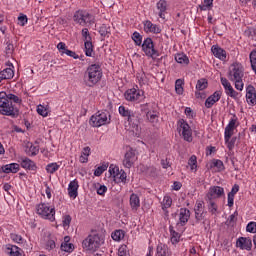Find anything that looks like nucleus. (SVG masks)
<instances>
[{
	"instance_id": "obj_19",
	"label": "nucleus",
	"mask_w": 256,
	"mask_h": 256,
	"mask_svg": "<svg viewBox=\"0 0 256 256\" xmlns=\"http://www.w3.org/2000/svg\"><path fill=\"white\" fill-rule=\"evenodd\" d=\"M145 33H153L155 35L161 33V28L157 24H153L150 20L143 22Z\"/></svg>"
},
{
	"instance_id": "obj_41",
	"label": "nucleus",
	"mask_w": 256,
	"mask_h": 256,
	"mask_svg": "<svg viewBox=\"0 0 256 256\" xmlns=\"http://www.w3.org/2000/svg\"><path fill=\"white\" fill-rule=\"evenodd\" d=\"M57 245L55 244V238L49 237L45 244V249L47 251H53Z\"/></svg>"
},
{
	"instance_id": "obj_1",
	"label": "nucleus",
	"mask_w": 256,
	"mask_h": 256,
	"mask_svg": "<svg viewBox=\"0 0 256 256\" xmlns=\"http://www.w3.org/2000/svg\"><path fill=\"white\" fill-rule=\"evenodd\" d=\"M21 103H23L21 97L11 93L0 92V115L15 117L18 112L17 105H21Z\"/></svg>"
},
{
	"instance_id": "obj_44",
	"label": "nucleus",
	"mask_w": 256,
	"mask_h": 256,
	"mask_svg": "<svg viewBox=\"0 0 256 256\" xmlns=\"http://www.w3.org/2000/svg\"><path fill=\"white\" fill-rule=\"evenodd\" d=\"M175 91L177 95H183V80L177 79L175 82Z\"/></svg>"
},
{
	"instance_id": "obj_61",
	"label": "nucleus",
	"mask_w": 256,
	"mask_h": 256,
	"mask_svg": "<svg viewBox=\"0 0 256 256\" xmlns=\"http://www.w3.org/2000/svg\"><path fill=\"white\" fill-rule=\"evenodd\" d=\"M57 49L58 51H60V53H64V51H67V45H65L64 42H59L57 45Z\"/></svg>"
},
{
	"instance_id": "obj_29",
	"label": "nucleus",
	"mask_w": 256,
	"mask_h": 256,
	"mask_svg": "<svg viewBox=\"0 0 256 256\" xmlns=\"http://www.w3.org/2000/svg\"><path fill=\"white\" fill-rule=\"evenodd\" d=\"M130 206L132 211H137V209L141 207V200L139 199V196L135 193L131 194L130 196Z\"/></svg>"
},
{
	"instance_id": "obj_38",
	"label": "nucleus",
	"mask_w": 256,
	"mask_h": 256,
	"mask_svg": "<svg viewBox=\"0 0 256 256\" xmlns=\"http://www.w3.org/2000/svg\"><path fill=\"white\" fill-rule=\"evenodd\" d=\"M132 41H134L135 45L141 47L143 45V36L139 32H134L132 34Z\"/></svg>"
},
{
	"instance_id": "obj_58",
	"label": "nucleus",
	"mask_w": 256,
	"mask_h": 256,
	"mask_svg": "<svg viewBox=\"0 0 256 256\" xmlns=\"http://www.w3.org/2000/svg\"><path fill=\"white\" fill-rule=\"evenodd\" d=\"M136 78L138 79V83L140 85H145V73H143V72L137 73Z\"/></svg>"
},
{
	"instance_id": "obj_26",
	"label": "nucleus",
	"mask_w": 256,
	"mask_h": 256,
	"mask_svg": "<svg viewBox=\"0 0 256 256\" xmlns=\"http://www.w3.org/2000/svg\"><path fill=\"white\" fill-rule=\"evenodd\" d=\"M171 205H173V199L170 196H164L161 202V206H162V210L164 211V215L166 217H169V211L167 209H169Z\"/></svg>"
},
{
	"instance_id": "obj_34",
	"label": "nucleus",
	"mask_w": 256,
	"mask_h": 256,
	"mask_svg": "<svg viewBox=\"0 0 256 256\" xmlns=\"http://www.w3.org/2000/svg\"><path fill=\"white\" fill-rule=\"evenodd\" d=\"M20 165L23 169H33L35 167V163L29 158H22Z\"/></svg>"
},
{
	"instance_id": "obj_56",
	"label": "nucleus",
	"mask_w": 256,
	"mask_h": 256,
	"mask_svg": "<svg viewBox=\"0 0 256 256\" xmlns=\"http://www.w3.org/2000/svg\"><path fill=\"white\" fill-rule=\"evenodd\" d=\"M248 233H256V222H249L246 226Z\"/></svg>"
},
{
	"instance_id": "obj_35",
	"label": "nucleus",
	"mask_w": 256,
	"mask_h": 256,
	"mask_svg": "<svg viewBox=\"0 0 256 256\" xmlns=\"http://www.w3.org/2000/svg\"><path fill=\"white\" fill-rule=\"evenodd\" d=\"M175 61L180 63V65H189V57L185 54H176Z\"/></svg>"
},
{
	"instance_id": "obj_24",
	"label": "nucleus",
	"mask_w": 256,
	"mask_h": 256,
	"mask_svg": "<svg viewBox=\"0 0 256 256\" xmlns=\"http://www.w3.org/2000/svg\"><path fill=\"white\" fill-rule=\"evenodd\" d=\"M191 218V211L187 208H181L179 211V221L180 225H187V222Z\"/></svg>"
},
{
	"instance_id": "obj_57",
	"label": "nucleus",
	"mask_w": 256,
	"mask_h": 256,
	"mask_svg": "<svg viewBox=\"0 0 256 256\" xmlns=\"http://www.w3.org/2000/svg\"><path fill=\"white\" fill-rule=\"evenodd\" d=\"M119 113L122 117H128L132 112L129 109L125 108V106H120Z\"/></svg>"
},
{
	"instance_id": "obj_60",
	"label": "nucleus",
	"mask_w": 256,
	"mask_h": 256,
	"mask_svg": "<svg viewBox=\"0 0 256 256\" xmlns=\"http://www.w3.org/2000/svg\"><path fill=\"white\" fill-rule=\"evenodd\" d=\"M195 219L196 221H203L205 219V211L202 212H195Z\"/></svg>"
},
{
	"instance_id": "obj_28",
	"label": "nucleus",
	"mask_w": 256,
	"mask_h": 256,
	"mask_svg": "<svg viewBox=\"0 0 256 256\" xmlns=\"http://www.w3.org/2000/svg\"><path fill=\"white\" fill-rule=\"evenodd\" d=\"M20 166L18 163L6 164L2 167L3 173H19Z\"/></svg>"
},
{
	"instance_id": "obj_4",
	"label": "nucleus",
	"mask_w": 256,
	"mask_h": 256,
	"mask_svg": "<svg viewBox=\"0 0 256 256\" xmlns=\"http://www.w3.org/2000/svg\"><path fill=\"white\" fill-rule=\"evenodd\" d=\"M103 243H105L103 235L99 233H91L82 241V249L95 253Z\"/></svg>"
},
{
	"instance_id": "obj_63",
	"label": "nucleus",
	"mask_w": 256,
	"mask_h": 256,
	"mask_svg": "<svg viewBox=\"0 0 256 256\" xmlns=\"http://www.w3.org/2000/svg\"><path fill=\"white\" fill-rule=\"evenodd\" d=\"M13 51H15V46H13V44L9 43L6 46V55H11V53H13Z\"/></svg>"
},
{
	"instance_id": "obj_7",
	"label": "nucleus",
	"mask_w": 256,
	"mask_h": 256,
	"mask_svg": "<svg viewBox=\"0 0 256 256\" xmlns=\"http://www.w3.org/2000/svg\"><path fill=\"white\" fill-rule=\"evenodd\" d=\"M111 123V116L107 112L98 111L90 117L89 124L91 127H103Z\"/></svg>"
},
{
	"instance_id": "obj_62",
	"label": "nucleus",
	"mask_w": 256,
	"mask_h": 256,
	"mask_svg": "<svg viewBox=\"0 0 256 256\" xmlns=\"http://www.w3.org/2000/svg\"><path fill=\"white\" fill-rule=\"evenodd\" d=\"M238 215H239V213L237 211H235L233 214H231L228 218L229 223H235V221H237Z\"/></svg>"
},
{
	"instance_id": "obj_47",
	"label": "nucleus",
	"mask_w": 256,
	"mask_h": 256,
	"mask_svg": "<svg viewBox=\"0 0 256 256\" xmlns=\"http://www.w3.org/2000/svg\"><path fill=\"white\" fill-rule=\"evenodd\" d=\"M115 179H119L120 183H127V173L123 170H120L119 173L116 175Z\"/></svg>"
},
{
	"instance_id": "obj_49",
	"label": "nucleus",
	"mask_w": 256,
	"mask_h": 256,
	"mask_svg": "<svg viewBox=\"0 0 256 256\" xmlns=\"http://www.w3.org/2000/svg\"><path fill=\"white\" fill-rule=\"evenodd\" d=\"M118 256H129V248L123 244L118 249Z\"/></svg>"
},
{
	"instance_id": "obj_51",
	"label": "nucleus",
	"mask_w": 256,
	"mask_h": 256,
	"mask_svg": "<svg viewBox=\"0 0 256 256\" xmlns=\"http://www.w3.org/2000/svg\"><path fill=\"white\" fill-rule=\"evenodd\" d=\"M27 21V15L20 14V16L18 17V25H20V27H25V25H27Z\"/></svg>"
},
{
	"instance_id": "obj_33",
	"label": "nucleus",
	"mask_w": 256,
	"mask_h": 256,
	"mask_svg": "<svg viewBox=\"0 0 256 256\" xmlns=\"http://www.w3.org/2000/svg\"><path fill=\"white\" fill-rule=\"evenodd\" d=\"M211 168L215 169L217 173H221V171H225V165L221 160H213L211 164Z\"/></svg>"
},
{
	"instance_id": "obj_27",
	"label": "nucleus",
	"mask_w": 256,
	"mask_h": 256,
	"mask_svg": "<svg viewBox=\"0 0 256 256\" xmlns=\"http://www.w3.org/2000/svg\"><path fill=\"white\" fill-rule=\"evenodd\" d=\"M6 253L9 256H23V250L15 245H8Z\"/></svg>"
},
{
	"instance_id": "obj_50",
	"label": "nucleus",
	"mask_w": 256,
	"mask_h": 256,
	"mask_svg": "<svg viewBox=\"0 0 256 256\" xmlns=\"http://www.w3.org/2000/svg\"><path fill=\"white\" fill-rule=\"evenodd\" d=\"M204 207H205V202L203 200H197L195 207H194V211L196 212H203L204 211Z\"/></svg>"
},
{
	"instance_id": "obj_21",
	"label": "nucleus",
	"mask_w": 256,
	"mask_h": 256,
	"mask_svg": "<svg viewBox=\"0 0 256 256\" xmlns=\"http://www.w3.org/2000/svg\"><path fill=\"white\" fill-rule=\"evenodd\" d=\"M211 51L217 59H220V61H226L227 60V51H225L223 48L213 45L211 48Z\"/></svg>"
},
{
	"instance_id": "obj_18",
	"label": "nucleus",
	"mask_w": 256,
	"mask_h": 256,
	"mask_svg": "<svg viewBox=\"0 0 256 256\" xmlns=\"http://www.w3.org/2000/svg\"><path fill=\"white\" fill-rule=\"evenodd\" d=\"M236 247H239V249L242 250L251 251L253 242L251 241V238L240 237L236 242Z\"/></svg>"
},
{
	"instance_id": "obj_12",
	"label": "nucleus",
	"mask_w": 256,
	"mask_h": 256,
	"mask_svg": "<svg viewBox=\"0 0 256 256\" xmlns=\"http://www.w3.org/2000/svg\"><path fill=\"white\" fill-rule=\"evenodd\" d=\"M221 83L222 86L225 89V93L226 95H228V97H231L232 99H240L241 98V93L235 91V89H233V86L231 85V82L229 80H227V78H221Z\"/></svg>"
},
{
	"instance_id": "obj_59",
	"label": "nucleus",
	"mask_w": 256,
	"mask_h": 256,
	"mask_svg": "<svg viewBox=\"0 0 256 256\" xmlns=\"http://www.w3.org/2000/svg\"><path fill=\"white\" fill-rule=\"evenodd\" d=\"M106 193H107V186L100 185L99 188L97 189V194L103 197L105 196Z\"/></svg>"
},
{
	"instance_id": "obj_16",
	"label": "nucleus",
	"mask_w": 256,
	"mask_h": 256,
	"mask_svg": "<svg viewBox=\"0 0 256 256\" xmlns=\"http://www.w3.org/2000/svg\"><path fill=\"white\" fill-rule=\"evenodd\" d=\"M68 195L71 199H77V196L79 195V181L77 179H74L69 183Z\"/></svg>"
},
{
	"instance_id": "obj_37",
	"label": "nucleus",
	"mask_w": 256,
	"mask_h": 256,
	"mask_svg": "<svg viewBox=\"0 0 256 256\" xmlns=\"http://www.w3.org/2000/svg\"><path fill=\"white\" fill-rule=\"evenodd\" d=\"M208 85H209V82H207V79L202 78L197 81L196 89L197 91H204V89H207Z\"/></svg>"
},
{
	"instance_id": "obj_30",
	"label": "nucleus",
	"mask_w": 256,
	"mask_h": 256,
	"mask_svg": "<svg viewBox=\"0 0 256 256\" xmlns=\"http://www.w3.org/2000/svg\"><path fill=\"white\" fill-rule=\"evenodd\" d=\"M156 251L157 256H171V250H169V247L165 244H159Z\"/></svg>"
},
{
	"instance_id": "obj_6",
	"label": "nucleus",
	"mask_w": 256,
	"mask_h": 256,
	"mask_svg": "<svg viewBox=\"0 0 256 256\" xmlns=\"http://www.w3.org/2000/svg\"><path fill=\"white\" fill-rule=\"evenodd\" d=\"M36 213L41 217V219H45L47 221H55V206H51V204L47 202H41L36 206Z\"/></svg>"
},
{
	"instance_id": "obj_36",
	"label": "nucleus",
	"mask_w": 256,
	"mask_h": 256,
	"mask_svg": "<svg viewBox=\"0 0 256 256\" xmlns=\"http://www.w3.org/2000/svg\"><path fill=\"white\" fill-rule=\"evenodd\" d=\"M113 241H121L125 238V231L123 230H116L111 235Z\"/></svg>"
},
{
	"instance_id": "obj_13",
	"label": "nucleus",
	"mask_w": 256,
	"mask_h": 256,
	"mask_svg": "<svg viewBox=\"0 0 256 256\" xmlns=\"http://www.w3.org/2000/svg\"><path fill=\"white\" fill-rule=\"evenodd\" d=\"M225 195V189L221 186H211L206 194L208 201H213V199H221Z\"/></svg>"
},
{
	"instance_id": "obj_45",
	"label": "nucleus",
	"mask_w": 256,
	"mask_h": 256,
	"mask_svg": "<svg viewBox=\"0 0 256 256\" xmlns=\"http://www.w3.org/2000/svg\"><path fill=\"white\" fill-rule=\"evenodd\" d=\"M146 117L150 123H157V121H159V115H157V112H148Z\"/></svg>"
},
{
	"instance_id": "obj_54",
	"label": "nucleus",
	"mask_w": 256,
	"mask_h": 256,
	"mask_svg": "<svg viewBox=\"0 0 256 256\" xmlns=\"http://www.w3.org/2000/svg\"><path fill=\"white\" fill-rule=\"evenodd\" d=\"M121 170H119V167L115 166V165H110L109 167V173L110 175H112V177L116 178L117 174L120 172Z\"/></svg>"
},
{
	"instance_id": "obj_39",
	"label": "nucleus",
	"mask_w": 256,
	"mask_h": 256,
	"mask_svg": "<svg viewBox=\"0 0 256 256\" xmlns=\"http://www.w3.org/2000/svg\"><path fill=\"white\" fill-rule=\"evenodd\" d=\"M84 47H85V55L87 57H93V42L91 41L84 42Z\"/></svg>"
},
{
	"instance_id": "obj_15",
	"label": "nucleus",
	"mask_w": 256,
	"mask_h": 256,
	"mask_svg": "<svg viewBox=\"0 0 256 256\" xmlns=\"http://www.w3.org/2000/svg\"><path fill=\"white\" fill-rule=\"evenodd\" d=\"M6 66L7 67L0 72V76L3 80L13 79V77H15V70H13L15 67L13 66V63L7 62Z\"/></svg>"
},
{
	"instance_id": "obj_20",
	"label": "nucleus",
	"mask_w": 256,
	"mask_h": 256,
	"mask_svg": "<svg viewBox=\"0 0 256 256\" xmlns=\"http://www.w3.org/2000/svg\"><path fill=\"white\" fill-rule=\"evenodd\" d=\"M222 92L215 91L211 96H209L205 101V108L211 109L215 103L221 99Z\"/></svg>"
},
{
	"instance_id": "obj_31",
	"label": "nucleus",
	"mask_w": 256,
	"mask_h": 256,
	"mask_svg": "<svg viewBox=\"0 0 256 256\" xmlns=\"http://www.w3.org/2000/svg\"><path fill=\"white\" fill-rule=\"evenodd\" d=\"M89 155H91V148L89 146L83 148L79 161L80 163H87L89 161Z\"/></svg>"
},
{
	"instance_id": "obj_23",
	"label": "nucleus",
	"mask_w": 256,
	"mask_h": 256,
	"mask_svg": "<svg viewBox=\"0 0 256 256\" xmlns=\"http://www.w3.org/2000/svg\"><path fill=\"white\" fill-rule=\"evenodd\" d=\"M167 7H169V4L166 0H159L156 4V8L159 11L158 15L160 19H165V13H167Z\"/></svg>"
},
{
	"instance_id": "obj_32",
	"label": "nucleus",
	"mask_w": 256,
	"mask_h": 256,
	"mask_svg": "<svg viewBox=\"0 0 256 256\" xmlns=\"http://www.w3.org/2000/svg\"><path fill=\"white\" fill-rule=\"evenodd\" d=\"M169 229L171 235V243L172 245H177V243L181 241V234H179V232L174 231L173 226H170Z\"/></svg>"
},
{
	"instance_id": "obj_11",
	"label": "nucleus",
	"mask_w": 256,
	"mask_h": 256,
	"mask_svg": "<svg viewBox=\"0 0 256 256\" xmlns=\"http://www.w3.org/2000/svg\"><path fill=\"white\" fill-rule=\"evenodd\" d=\"M141 47L146 57H159V53L157 52V50H155V44H153V39L146 38L143 41Z\"/></svg>"
},
{
	"instance_id": "obj_17",
	"label": "nucleus",
	"mask_w": 256,
	"mask_h": 256,
	"mask_svg": "<svg viewBox=\"0 0 256 256\" xmlns=\"http://www.w3.org/2000/svg\"><path fill=\"white\" fill-rule=\"evenodd\" d=\"M246 101L248 105H251L252 107L256 105V90L252 85H249L246 88Z\"/></svg>"
},
{
	"instance_id": "obj_8",
	"label": "nucleus",
	"mask_w": 256,
	"mask_h": 256,
	"mask_svg": "<svg viewBox=\"0 0 256 256\" xmlns=\"http://www.w3.org/2000/svg\"><path fill=\"white\" fill-rule=\"evenodd\" d=\"M177 131L180 137H182L184 141H187V143H191L193 141V130L185 119H180L177 121Z\"/></svg>"
},
{
	"instance_id": "obj_2",
	"label": "nucleus",
	"mask_w": 256,
	"mask_h": 256,
	"mask_svg": "<svg viewBox=\"0 0 256 256\" xmlns=\"http://www.w3.org/2000/svg\"><path fill=\"white\" fill-rule=\"evenodd\" d=\"M103 78V69L99 64H91L84 73V83L87 87H95Z\"/></svg>"
},
{
	"instance_id": "obj_42",
	"label": "nucleus",
	"mask_w": 256,
	"mask_h": 256,
	"mask_svg": "<svg viewBox=\"0 0 256 256\" xmlns=\"http://www.w3.org/2000/svg\"><path fill=\"white\" fill-rule=\"evenodd\" d=\"M59 164L57 163H50L46 166L47 173H50V175H53V173H56V171H59Z\"/></svg>"
},
{
	"instance_id": "obj_48",
	"label": "nucleus",
	"mask_w": 256,
	"mask_h": 256,
	"mask_svg": "<svg viewBox=\"0 0 256 256\" xmlns=\"http://www.w3.org/2000/svg\"><path fill=\"white\" fill-rule=\"evenodd\" d=\"M37 113H38V115H41L42 117H47V115H49V110L47 109V107H45L43 105H38Z\"/></svg>"
},
{
	"instance_id": "obj_43",
	"label": "nucleus",
	"mask_w": 256,
	"mask_h": 256,
	"mask_svg": "<svg viewBox=\"0 0 256 256\" xmlns=\"http://www.w3.org/2000/svg\"><path fill=\"white\" fill-rule=\"evenodd\" d=\"M219 207L213 200H209V205H208V211L211 213V215H217Z\"/></svg>"
},
{
	"instance_id": "obj_5",
	"label": "nucleus",
	"mask_w": 256,
	"mask_h": 256,
	"mask_svg": "<svg viewBox=\"0 0 256 256\" xmlns=\"http://www.w3.org/2000/svg\"><path fill=\"white\" fill-rule=\"evenodd\" d=\"M237 127H239V121H237V118H232L225 128L224 140L229 151H233V149H235L237 137H233V135H235V129H237Z\"/></svg>"
},
{
	"instance_id": "obj_14",
	"label": "nucleus",
	"mask_w": 256,
	"mask_h": 256,
	"mask_svg": "<svg viewBox=\"0 0 256 256\" xmlns=\"http://www.w3.org/2000/svg\"><path fill=\"white\" fill-rule=\"evenodd\" d=\"M137 162V154H135L133 149L126 152L123 160V165L126 169H131L133 165Z\"/></svg>"
},
{
	"instance_id": "obj_52",
	"label": "nucleus",
	"mask_w": 256,
	"mask_h": 256,
	"mask_svg": "<svg viewBox=\"0 0 256 256\" xmlns=\"http://www.w3.org/2000/svg\"><path fill=\"white\" fill-rule=\"evenodd\" d=\"M105 171H107V166H99L95 171H94V175L95 177H101V175H103V173H105Z\"/></svg>"
},
{
	"instance_id": "obj_9",
	"label": "nucleus",
	"mask_w": 256,
	"mask_h": 256,
	"mask_svg": "<svg viewBox=\"0 0 256 256\" xmlns=\"http://www.w3.org/2000/svg\"><path fill=\"white\" fill-rule=\"evenodd\" d=\"M95 18L93 15L89 14L87 11L78 10L75 12L73 16L74 23H77L78 25H81L82 27H85V25L89 24L92 25L94 23Z\"/></svg>"
},
{
	"instance_id": "obj_46",
	"label": "nucleus",
	"mask_w": 256,
	"mask_h": 256,
	"mask_svg": "<svg viewBox=\"0 0 256 256\" xmlns=\"http://www.w3.org/2000/svg\"><path fill=\"white\" fill-rule=\"evenodd\" d=\"M10 239L14 242V243H18L19 245H22L23 243V236L16 234V233H11L10 234Z\"/></svg>"
},
{
	"instance_id": "obj_55",
	"label": "nucleus",
	"mask_w": 256,
	"mask_h": 256,
	"mask_svg": "<svg viewBox=\"0 0 256 256\" xmlns=\"http://www.w3.org/2000/svg\"><path fill=\"white\" fill-rule=\"evenodd\" d=\"M71 221H72V218H71V215H65L63 216L62 218V225L63 227H69V225H71Z\"/></svg>"
},
{
	"instance_id": "obj_10",
	"label": "nucleus",
	"mask_w": 256,
	"mask_h": 256,
	"mask_svg": "<svg viewBox=\"0 0 256 256\" xmlns=\"http://www.w3.org/2000/svg\"><path fill=\"white\" fill-rule=\"evenodd\" d=\"M124 97L126 101L131 103H141L145 99V92L137 88H131L124 93Z\"/></svg>"
},
{
	"instance_id": "obj_25",
	"label": "nucleus",
	"mask_w": 256,
	"mask_h": 256,
	"mask_svg": "<svg viewBox=\"0 0 256 256\" xmlns=\"http://www.w3.org/2000/svg\"><path fill=\"white\" fill-rule=\"evenodd\" d=\"M69 241H71V237L65 236L64 242L61 244V251H64L65 253H73V251H75V245L69 243Z\"/></svg>"
},
{
	"instance_id": "obj_22",
	"label": "nucleus",
	"mask_w": 256,
	"mask_h": 256,
	"mask_svg": "<svg viewBox=\"0 0 256 256\" xmlns=\"http://www.w3.org/2000/svg\"><path fill=\"white\" fill-rule=\"evenodd\" d=\"M128 122L130 125H132L133 127V133H136V135H139V131H140V128H139V118L137 117V114L135 113H131L128 117Z\"/></svg>"
},
{
	"instance_id": "obj_64",
	"label": "nucleus",
	"mask_w": 256,
	"mask_h": 256,
	"mask_svg": "<svg viewBox=\"0 0 256 256\" xmlns=\"http://www.w3.org/2000/svg\"><path fill=\"white\" fill-rule=\"evenodd\" d=\"M30 153L31 155H37L39 153V147L33 146V144L30 145Z\"/></svg>"
},
{
	"instance_id": "obj_53",
	"label": "nucleus",
	"mask_w": 256,
	"mask_h": 256,
	"mask_svg": "<svg viewBox=\"0 0 256 256\" xmlns=\"http://www.w3.org/2000/svg\"><path fill=\"white\" fill-rule=\"evenodd\" d=\"M82 37L85 42L92 41L91 34L89 33V29L87 28L82 29Z\"/></svg>"
},
{
	"instance_id": "obj_40",
	"label": "nucleus",
	"mask_w": 256,
	"mask_h": 256,
	"mask_svg": "<svg viewBox=\"0 0 256 256\" xmlns=\"http://www.w3.org/2000/svg\"><path fill=\"white\" fill-rule=\"evenodd\" d=\"M188 165H189L191 171L196 172L197 171V156L192 155L188 160Z\"/></svg>"
},
{
	"instance_id": "obj_3",
	"label": "nucleus",
	"mask_w": 256,
	"mask_h": 256,
	"mask_svg": "<svg viewBox=\"0 0 256 256\" xmlns=\"http://www.w3.org/2000/svg\"><path fill=\"white\" fill-rule=\"evenodd\" d=\"M244 75L243 66L240 63H234L230 66L228 78L234 83L237 91H243V87H245V84L243 83Z\"/></svg>"
}]
</instances>
